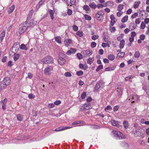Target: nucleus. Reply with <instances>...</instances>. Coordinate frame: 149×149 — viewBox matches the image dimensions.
Returning a JSON list of instances; mask_svg holds the SVG:
<instances>
[{
  "label": "nucleus",
  "instance_id": "obj_35",
  "mask_svg": "<svg viewBox=\"0 0 149 149\" xmlns=\"http://www.w3.org/2000/svg\"><path fill=\"white\" fill-rule=\"evenodd\" d=\"M125 54V53L124 52H122L121 53H119L117 55L118 56L121 58L123 57Z\"/></svg>",
  "mask_w": 149,
  "mask_h": 149
},
{
  "label": "nucleus",
  "instance_id": "obj_29",
  "mask_svg": "<svg viewBox=\"0 0 149 149\" xmlns=\"http://www.w3.org/2000/svg\"><path fill=\"white\" fill-rule=\"evenodd\" d=\"M123 6L122 5H119L117 7V10L119 11H121L123 8Z\"/></svg>",
  "mask_w": 149,
  "mask_h": 149
},
{
  "label": "nucleus",
  "instance_id": "obj_64",
  "mask_svg": "<svg viewBox=\"0 0 149 149\" xmlns=\"http://www.w3.org/2000/svg\"><path fill=\"white\" fill-rule=\"evenodd\" d=\"M7 59V57L6 56L4 57L2 59V62L4 63L6 61Z\"/></svg>",
  "mask_w": 149,
  "mask_h": 149
},
{
  "label": "nucleus",
  "instance_id": "obj_13",
  "mask_svg": "<svg viewBox=\"0 0 149 149\" xmlns=\"http://www.w3.org/2000/svg\"><path fill=\"white\" fill-rule=\"evenodd\" d=\"M15 8V6L14 5H12L10 6L8 10V12L9 13H11L14 10Z\"/></svg>",
  "mask_w": 149,
  "mask_h": 149
},
{
  "label": "nucleus",
  "instance_id": "obj_6",
  "mask_svg": "<svg viewBox=\"0 0 149 149\" xmlns=\"http://www.w3.org/2000/svg\"><path fill=\"white\" fill-rule=\"evenodd\" d=\"M59 64L61 65H63L65 63V60L64 57H60L58 60Z\"/></svg>",
  "mask_w": 149,
  "mask_h": 149
},
{
  "label": "nucleus",
  "instance_id": "obj_37",
  "mask_svg": "<svg viewBox=\"0 0 149 149\" xmlns=\"http://www.w3.org/2000/svg\"><path fill=\"white\" fill-rule=\"evenodd\" d=\"M17 118L18 120L19 121H22V117L20 114L17 115Z\"/></svg>",
  "mask_w": 149,
  "mask_h": 149
},
{
  "label": "nucleus",
  "instance_id": "obj_51",
  "mask_svg": "<svg viewBox=\"0 0 149 149\" xmlns=\"http://www.w3.org/2000/svg\"><path fill=\"white\" fill-rule=\"evenodd\" d=\"M83 74V72L81 71H78L77 72V74L78 76L81 75Z\"/></svg>",
  "mask_w": 149,
  "mask_h": 149
},
{
  "label": "nucleus",
  "instance_id": "obj_53",
  "mask_svg": "<svg viewBox=\"0 0 149 149\" xmlns=\"http://www.w3.org/2000/svg\"><path fill=\"white\" fill-rule=\"evenodd\" d=\"M119 107L118 105L116 106L113 107L114 111L115 112L117 111L119 109Z\"/></svg>",
  "mask_w": 149,
  "mask_h": 149
},
{
  "label": "nucleus",
  "instance_id": "obj_61",
  "mask_svg": "<svg viewBox=\"0 0 149 149\" xmlns=\"http://www.w3.org/2000/svg\"><path fill=\"white\" fill-rule=\"evenodd\" d=\"M136 35V33L134 31H133L131 33V37L134 38Z\"/></svg>",
  "mask_w": 149,
  "mask_h": 149
},
{
  "label": "nucleus",
  "instance_id": "obj_57",
  "mask_svg": "<svg viewBox=\"0 0 149 149\" xmlns=\"http://www.w3.org/2000/svg\"><path fill=\"white\" fill-rule=\"evenodd\" d=\"M123 13V12L120 11L118 12L117 13V15L118 17H120Z\"/></svg>",
  "mask_w": 149,
  "mask_h": 149
},
{
  "label": "nucleus",
  "instance_id": "obj_56",
  "mask_svg": "<svg viewBox=\"0 0 149 149\" xmlns=\"http://www.w3.org/2000/svg\"><path fill=\"white\" fill-rule=\"evenodd\" d=\"M132 77V75H130L127 77H126L125 78V80L127 81L130 80L131 78Z\"/></svg>",
  "mask_w": 149,
  "mask_h": 149
},
{
  "label": "nucleus",
  "instance_id": "obj_46",
  "mask_svg": "<svg viewBox=\"0 0 149 149\" xmlns=\"http://www.w3.org/2000/svg\"><path fill=\"white\" fill-rule=\"evenodd\" d=\"M77 58H78L79 59H81L82 58V55L81 54L78 53L77 54Z\"/></svg>",
  "mask_w": 149,
  "mask_h": 149
},
{
  "label": "nucleus",
  "instance_id": "obj_58",
  "mask_svg": "<svg viewBox=\"0 0 149 149\" xmlns=\"http://www.w3.org/2000/svg\"><path fill=\"white\" fill-rule=\"evenodd\" d=\"M106 109H107L110 111L112 109V108L110 105H108L107 107L106 108L104 109L105 110H106Z\"/></svg>",
  "mask_w": 149,
  "mask_h": 149
},
{
  "label": "nucleus",
  "instance_id": "obj_59",
  "mask_svg": "<svg viewBox=\"0 0 149 149\" xmlns=\"http://www.w3.org/2000/svg\"><path fill=\"white\" fill-rule=\"evenodd\" d=\"M138 15V13H135L134 14L131 16V17L133 19L134 18L136 17Z\"/></svg>",
  "mask_w": 149,
  "mask_h": 149
},
{
  "label": "nucleus",
  "instance_id": "obj_4",
  "mask_svg": "<svg viewBox=\"0 0 149 149\" xmlns=\"http://www.w3.org/2000/svg\"><path fill=\"white\" fill-rule=\"evenodd\" d=\"M41 61L44 63L46 64L52 63H53V59L52 56H47L42 59Z\"/></svg>",
  "mask_w": 149,
  "mask_h": 149
},
{
  "label": "nucleus",
  "instance_id": "obj_62",
  "mask_svg": "<svg viewBox=\"0 0 149 149\" xmlns=\"http://www.w3.org/2000/svg\"><path fill=\"white\" fill-rule=\"evenodd\" d=\"M61 103V102L60 100H57L54 102V104L56 105H58Z\"/></svg>",
  "mask_w": 149,
  "mask_h": 149
},
{
  "label": "nucleus",
  "instance_id": "obj_43",
  "mask_svg": "<svg viewBox=\"0 0 149 149\" xmlns=\"http://www.w3.org/2000/svg\"><path fill=\"white\" fill-rule=\"evenodd\" d=\"M146 26L145 24L143 22H142L141 25V28L143 29H144Z\"/></svg>",
  "mask_w": 149,
  "mask_h": 149
},
{
  "label": "nucleus",
  "instance_id": "obj_2",
  "mask_svg": "<svg viewBox=\"0 0 149 149\" xmlns=\"http://www.w3.org/2000/svg\"><path fill=\"white\" fill-rule=\"evenodd\" d=\"M27 26L25 23L21 24L19 26V28L17 32V34L18 35H20L25 32L27 28Z\"/></svg>",
  "mask_w": 149,
  "mask_h": 149
},
{
  "label": "nucleus",
  "instance_id": "obj_34",
  "mask_svg": "<svg viewBox=\"0 0 149 149\" xmlns=\"http://www.w3.org/2000/svg\"><path fill=\"white\" fill-rule=\"evenodd\" d=\"M93 61V58L91 57L89 58L88 59L87 62V63L91 65L92 64V62Z\"/></svg>",
  "mask_w": 149,
  "mask_h": 149
},
{
  "label": "nucleus",
  "instance_id": "obj_18",
  "mask_svg": "<svg viewBox=\"0 0 149 149\" xmlns=\"http://www.w3.org/2000/svg\"><path fill=\"white\" fill-rule=\"evenodd\" d=\"M50 69L49 68H45L44 70V72L46 74L49 75L50 74Z\"/></svg>",
  "mask_w": 149,
  "mask_h": 149
},
{
  "label": "nucleus",
  "instance_id": "obj_49",
  "mask_svg": "<svg viewBox=\"0 0 149 149\" xmlns=\"http://www.w3.org/2000/svg\"><path fill=\"white\" fill-rule=\"evenodd\" d=\"M96 43L95 42H92L91 44V47L92 48H94L96 47Z\"/></svg>",
  "mask_w": 149,
  "mask_h": 149
},
{
  "label": "nucleus",
  "instance_id": "obj_38",
  "mask_svg": "<svg viewBox=\"0 0 149 149\" xmlns=\"http://www.w3.org/2000/svg\"><path fill=\"white\" fill-rule=\"evenodd\" d=\"M104 12L103 10H101L100 11H98L97 13L99 15H103L104 14Z\"/></svg>",
  "mask_w": 149,
  "mask_h": 149
},
{
  "label": "nucleus",
  "instance_id": "obj_47",
  "mask_svg": "<svg viewBox=\"0 0 149 149\" xmlns=\"http://www.w3.org/2000/svg\"><path fill=\"white\" fill-rule=\"evenodd\" d=\"M72 28L75 31L78 30V27L76 25H74L72 26Z\"/></svg>",
  "mask_w": 149,
  "mask_h": 149
},
{
  "label": "nucleus",
  "instance_id": "obj_40",
  "mask_svg": "<svg viewBox=\"0 0 149 149\" xmlns=\"http://www.w3.org/2000/svg\"><path fill=\"white\" fill-rule=\"evenodd\" d=\"M103 68V66L102 65H99L96 69V71L97 72L98 71L102 69Z\"/></svg>",
  "mask_w": 149,
  "mask_h": 149
},
{
  "label": "nucleus",
  "instance_id": "obj_19",
  "mask_svg": "<svg viewBox=\"0 0 149 149\" xmlns=\"http://www.w3.org/2000/svg\"><path fill=\"white\" fill-rule=\"evenodd\" d=\"M108 58L110 61H113L114 60L115 58L113 55L110 54L108 56Z\"/></svg>",
  "mask_w": 149,
  "mask_h": 149
},
{
  "label": "nucleus",
  "instance_id": "obj_26",
  "mask_svg": "<svg viewBox=\"0 0 149 149\" xmlns=\"http://www.w3.org/2000/svg\"><path fill=\"white\" fill-rule=\"evenodd\" d=\"M19 54H15L14 57H13V59L14 61H16L19 58Z\"/></svg>",
  "mask_w": 149,
  "mask_h": 149
},
{
  "label": "nucleus",
  "instance_id": "obj_27",
  "mask_svg": "<svg viewBox=\"0 0 149 149\" xmlns=\"http://www.w3.org/2000/svg\"><path fill=\"white\" fill-rule=\"evenodd\" d=\"M84 17L85 19L88 20H91V16L86 14H85L84 15Z\"/></svg>",
  "mask_w": 149,
  "mask_h": 149
},
{
  "label": "nucleus",
  "instance_id": "obj_45",
  "mask_svg": "<svg viewBox=\"0 0 149 149\" xmlns=\"http://www.w3.org/2000/svg\"><path fill=\"white\" fill-rule=\"evenodd\" d=\"M86 96V93L85 92H83L81 94V97L82 99H84Z\"/></svg>",
  "mask_w": 149,
  "mask_h": 149
},
{
  "label": "nucleus",
  "instance_id": "obj_50",
  "mask_svg": "<svg viewBox=\"0 0 149 149\" xmlns=\"http://www.w3.org/2000/svg\"><path fill=\"white\" fill-rule=\"evenodd\" d=\"M129 28L131 30V31H132V30H134L135 29V27L134 25L132 24L129 27Z\"/></svg>",
  "mask_w": 149,
  "mask_h": 149
},
{
  "label": "nucleus",
  "instance_id": "obj_52",
  "mask_svg": "<svg viewBox=\"0 0 149 149\" xmlns=\"http://www.w3.org/2000/svg\"><path fill=\"white\" fill-rule=\"evenodd\" d=\"M110 30L111 32H114L115 31V28L114 27L110 26Z\"/></svg>",
  "mask_w": 149,
  "mask_h": 149
},
{
  "label": "nucleus",
  "instance_id": "obj_42",
  "mask_svg": "<svg viewBox=\"0 0 149 149\" xmlns=\"http://www.w3.org/2000/svg\"><path fill=\"white\" fill-rule=\"evenodd\" d=\"M114 69V68L113 67H109L105 69V70L106 71H110L111 70H113Z\"/></svg>",
  "mask_w": 149,
  "mask_h": 149
},
{
  "label": "nucleus",
  "instance_id": "obj_22",
  "mask_svg": "<svg viewBox=\"0 0 149 149\" xmlns=\"http://www.w3.org/2000/svg\"><path fill=\"white\" fill-rule=\"evenodd\" d=\"M128 19V16L127 15H126L122 19L121 22L123 23H125L127 21Z\"/></svg>",
  "mask_w": 149,
  "mask_h": 149
},
{
  "label": "nucleus",
  "instance_id": "obj_21",
  "mask_svg": "<svg viewBox=\"0 0 149 149\" xmlns=\"http://www.w3.org/2000/svg\"><path fill=\"white\" fill-rule=\"evenodd\" d=\"M141 2L140 1H137L135 2L134 6V8H138L139 4Z\"/></svg>",
  "mask_w": 149,
  "mask_h": 149
},
{
  "label": "nucleus",
  "instance_id": "obj_12",
  "mask_svg": "<svg viewBox=\"0 0 149 149\" xmlns=\"http://www.w3.org/2000/svg\"><path fill=\"white\" fill-rule=\"evenodd\" d=\"M5 35V32L4 31H3L0 34V42H1L3 39Z\"/></svg>",
  "mask_w": 149,
  "mask_h": 149
},
{
  "label": "nucleus",
  "instance_id": "obj_15",
  "mask_svg": "<svg viewBox=\"0 0 149 149\" xmlns=\"http://www.w3.org/2000/svg\"><path fill=\"white\" fill-rule=\"evenodd\" d=\"M55 40L59 44H60L61 42V38L60 37L56 36L54 38Z\"/></svg>",
  "mask_w": 149,
  "mask_h": 149
},
{
  "label": "nucleus",
  "instance_id": "obj_1",
  "mask_svg": "<svg viewBox=\"0 0 149 149\" xmlns=\"http://www.w3.org/2000/svg\"><path fill=\"white\" fill-rule=\"evenodd\" d=\"M10 79L9 77H5L0 83V92L8 85L10 82Z\"/></svg>",
  "mask_w": 149,
  "mask_h": 149
},
{
  "label": "nucleus",
  "instance_id": "obj_39",
  "mask_svg": "<svg viewBox=\"0 0 149 149\" xmlns=\"http://www.w3.org/2000/svg\"><path fill=\"white\" fill-rule=\"evenodd\" d=\"M28 97L30 99H34L35 97V95L33 94H29L28 95Z\"/></svg>",
  "mask_w": 149,
  "mask_h": 149
},
{
  "label": "nucleus",
  "instance_id": "obj_31",
  "mask_svg": "<svg viewBox=\"0 0 149 149\" xmlns=\"http://www.w3.org/2000/svg\"><path fill=\"white\" fill-rule=\"evenodd\" d=\"M139 98V97L138 95H132L130 97V98L129 99V100H130L131 98L133 99H135L136 98V99H138Z\"/></svg>",
  "mask_w": 149,
  "mask_h": 149
},
{
  "label": "nucleus",
  "instance_id": "obj_11",
  "mask_svg": "<svg viewBox=\"0 0 149 149\" xmlns=\"http://www.w3.org/2000/svg\"><path fill=\"white\" fill-rule=\"evenodd\" d=\"M45 0H40L38 3V4L36 5V8L38 9L40 8V6L43 4Z\"/></svg>",
  "mask_w": 149,
  "mask_h": 149
},
{
  "label": "nucleus",
  "instance_id": "obj_30",
  "mask_svg": "<svg viewBox=\"0 0 149 149\" xmlns=\"http://www.w3.org/2000/svg\"><path fill=\"white\" fill-rule=\"evenodd\" d=\"M76 34L80 37H81L83 36V33L82 31H78L76 33Z\"/></svg>",
  "mask_w": 149,
  "mask_h": 149
},
{
  "label": "nucleus",
  "instance_id": "obj_36",
  "mask_svg": "<svg viewBox=\"0 0 149 149\" xmlns=\"http://www.w3.org/2000/svg\"><path fill=\"white\" fill-rule=\"evenodd\" d=\"M134 55L135 57L136 58H139L140 55V52L139 51L136 52Z\"/></svg>",
  "mask_w": 149,
  "mask_h": 149
},
{
  "label": "nucleus",
  "instance_id": "obj_3",
  "mask_svg": "<svg viewBox=\"0 0 149 149\" xmlns=\"http://www.w3.org/2000/svg\"><path fill=\"white\" fill-rule=\"evenodd\" d=\"M112 133L114 135V136L117 137V139H120L126 138L125 136L123 135V134L120 132L116 130H113Z\"/></svg>",
  "mask_w": 149,
  "mask_h": 149
},
{
  "label": "nucleus",
  "instance_id": "obj_54",
  "mask_svg": "<svg viewBox=\"0 0 149 149\" xmlns=\"http://www.w3.org/2000/svg\"><path fill=\"white\" fill-rule=\"evenodd\" d=\"M54 107V104L53 103H50L48 104V107L49 108H52Z\"/></svg>",
  "mask_w": 149,
  "mask_h": 149
},
{
  "label": "nucleus",
  "instance_id": "obj_24",
  "mask_svg": "<svg viewBox=\"0 0 149 149\" xmlns=\"http://www.w3.org/2000/svg\"><path fill=\"white\" fill-rule=\"evenodd\" d=\"M20 49H24L27 50V48L25 45L23 44H22L21 46H19Z\"/></svg>",
  "mask_w": 149,
  "mask_h": 149
},
{
  "label": "nucleus",
  "instance_id": "obj_8",
  "mask_svg": "<svg viewBox=\"0 0 149 149\" xmlns=\"http://www.w3.org/2000/svg\"><path fill=\"white\" fill-rule=\"evenodd\" d=\"M33 12L34 10H31L30 11L27 17V21H27H29L31 19Z\"/></svg>",
  "mask_w": 149,
  "mask_h": 149
},
{
  "label": "nucleus",
  "instance_id": "obj_41",
  "mask_svg": "<svg viewBox=\"0 0 149 149\" xmlns=\"http://www.w3.org/2000/svg\"><path fill=\"white\" fill-rule=\"evenodd\" d=\"M99 38V36L98 35H94L92 37V39L93 40H95Z\"/></svg>",
  "mask_w": 149,
  "mask_h": 149
},
{
  "label": "nucleus",
  "instance_id": "obj_33",
  "mask_svg": "<svg viewBox=\"0 0 149 149\" xmlns=\"http://www.w3.org/2000/svg\"><path fill=\"white\" fill-rule=\"evenodd\" d=\"M87 109H88V108H86L83 104L80 107V111H86L87 110Z\"/></svg>",
  "mask_w": 149,
  "mask_h": 149
},
{
  "label": "nucleus",
  "instance_id": "obj_60",
  "mask_svg": "<svg viewBox=\"0 0 149 149\" xmlns=\"http://www.w3.org/2000/svg\"><path fill=\"white\" fill-rule=\"evenodd\" d=\"M72 13V11L70 9H69L68 10L67 13L69 15H71Z\"/></svg>",
  "mask_w": 149,
  "mask_h": 149
},
{
  "label": "nucleus",
  "instance_id": "obj_48",
  "mask_svg": "<svg viewBox=\"0 0 149 149\" xmlns=\"http://www.w3.org/2000/svg\"><path fill=\"white\" fill-rule=\"evenodd\" d=\"M102 46L103 47H105L106 46H108L109 47H110V45L109 44H107L104 42L102 43Z\"/></svg>",
  "mask_w": 149,
  "mask_h": 149
},
{
  "label": "nucleus",
  "instance_id": "obj_25",
  "mask_svg": "<svg viewBox=\"0 0 149 149\" xmlns=\"http://www.w3.org/2000/svg\"><path fill=\"white\" fill-rule=\"evenodd\" d=\"M84 107H85L86 108H88V109H87V110H88L90 109V107H89L91 105V104L90 103L87 102L84 104Z\"/></svg>",
  "mask_w": 149,
  "mask_h": 149
},
{
  "label": "nucleus",
  "instance_id": "obj_23",
  "mask_svg": "<svg viewBox=\"0 0 149 149\" xmlns=\"http://www.w3.org/2000/svg\"><path fill=\"white\" fill-rule=\"evenodd\" d=\"M113 3L112 1L108 2L106 3L105 4L106 7H107L108 6L112 7L113 5Z\"/></svg>",
  "mask_w": 149,
  "mask_h": 149
},
{
  "label": "nucleus",
  "instance_id": "obj_32",
  "mask_svg": "<svg viewBox=\"0 0 149 149\" xmlns=\"http://www.w3.org/2000/svg\"><path fill=\"white\" fill-rule=\"evenodd\" d=\"M100 88V85L99 83H97L96 84L94 88V90L96 91H97Z\"/></svg>",
  "mask_w": 149,
  "mask_h": 149
},
{
  "label": "nucleus",
  "instance_id": "obj_28",
  "mask_svg": "<svg viewBox=\"0 0 149 149\" xmlns=\"http://www.w3.org/2000/svg\"><path fill=\"white\" fill-rule=\"evenodd\" d=\"M123 124L124 125V127L126 129H127L128 128V122L126 121H124L123 123Z\"/></svg>",
  "mask_w": 149,
  "mask_h": 149
},
{
  "label": "nucleus",
  "instance_id": "obj_55",
  "mask_svg": "<svg viewBox=\"0 0 149 149\" xmlns=\"http://www.w3.org/2000/svg\"><path fill=\"white\" fill-rule=\"evenodd\" d=\"M141 22L140 19L139 18H137L136 19L135 22L137 24H139Z\"/></svg>",
  "mask_w": 149,
  "mask_h": 149
},
{
  "label": "nucleus",
  "instance_id": "obj_17",
  "mask_svg": "<svg viewBox=\"0 0 149 149\" xmlns=\"http://www.w3.org/2000/svg\"><path fill=\"white\" fill-rule=\"evenodd\" d=\"M89 6L91 8L94 9H95L97 7V5L94 2L90 3Z\"/></svg>",
  "mask_w": 149,
  "mask_h": 149
},
{
  "label": "nucleus",
  "instance_id": "obj_16",
  "mask_svg": "<svg viewBox=\"0 0 149 149\" xmlns=\"http://www.w3.org/2000/svg\"><path fill=\"white\" fill-rule=\"evenodd\" d=\"M83 8L84 10L87 11V13L90 11V8L87 5H84L83 7Z\"/></svg>",
  "mask_w": 149,
  "mask_h": 149
},
{
  "label": "nucleus",
  "instance_id": "obj_20",
  "mask_svg": "<svg viewBox=\"0 0 149 149\" xmlns=\"http://www.w3.org/2000/svg\"><path fill=\"white\" fill-rule=\"evenodd\" d=\"M49 14L50 15L51 19L52 20H53L54 19V11L53 10H50L49 11Z\"/></svg>",
  "mask_w": 149,
  "mask_h": 149
},
{
  "label": "nucleus",
  "instance_id": "obj_5",
  "mask_svg": "<svg viewBox=\"0 0 149 149\" xmlns=\"http://www.w3.org/2000/svg\"><path fill=\"white\" fill-rule=\"evenodd\" d=\"M72 127H59L55 129V131H59L64 130H65L71 128Z\"/></svg>",
  "mask_w": 149,
  "mask_h": 149
},
{
  "label": "nucleus",
  "instance_id": "obj_14",
  "mask_svg": "<svg viewBox=\"0 0 149 149\" xmlns=\"http://www.w3.org/2000/svg\"><path fill=\"white\" fill-rule=\"evenodd\" d=\"M125 41L124 40H121L120 44V49L123 48L124 46Z\"/></svg>",
  "mask_w": 149,
  "mask_h": 149
},
{
  "label": "nucleus",
  "instance_id": "obj_10",
  "mask_svg": "<svg viewBox=\"0 0 149 149\" xmlns=\"http://www.w3.org/2000/svg\"><path fill=\"white\" fill-rule=\"evenodd\" d=\"M111 123L112 125L113 126H116L119 127L120 126L119 122L115 120H111Z\"/></svg>",
  "mask_w": 149,
  "mask_h": 149
},
{
  "label": "nucleus",
  "instance_id": "obj_9",
  "mask_svg": "<svg viewBox=\"0 0 149 149\" xmlns=\"http://www.w3.org/2000/svg\"><path fill=\"white\" fill-rule=\"evenodd\" d=\"M84 56L86 57V56H90L92 54V52L89 50H87L84 51Z\"/></svg>",
  "mask_w": 149,
  "mask_h": 149
},
{
  "label": "nucleus",
  "instance_id": "obj_44",
  "mask_svg": "<svg viewBox=\"0 0 149 149\" xmlns=\"http://www.w3.org/2000/svg\"><path fill=\"white\" fill-rule=\"evenodd\" d=\"M64 75L66 77H70L72 76V74L71 73L68 72H67L65 73Z\"/></svg>",
  "mask_w": 149,
  "mask_h": 149
},
{
  "label": "nucleus",
  "instance_id": "obj_63",
  "mask_svg": "<svg viewBox=\"0 0 149 149\" xmlns=\"http://www.w3.org/2000/svg\"><path fill=\"white\" fill-rule=\"evenodd\" d=\"M65 42H68V44H69L71 43L72 40L70 39H67L65 41Z\"/></svg>",
  "mask_w": 149,
  "mask_h": 149
},
{
  "label": "nucleus",
  "instance_id": "obj_7",
  "mask_svg": "<svg viewBox=\"0 0 149 149\" xmlns=\"http://www.w3.org/2000/svg\"><path fill=\"white\" fill-rule=\"evenodd\" d=\"M110 17V19H111V26H113L116 22V21H115V18L114 15H111Z\"/></svg>",
  "mask_w": 149,
  "mask_h": 149
}]
</instances>
